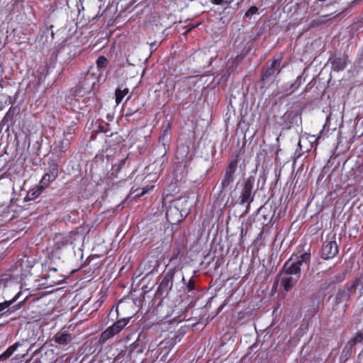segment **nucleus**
<instances>
[{
  "label": "nucleus",
  "mask_w": 363,
  "mask_h": 363,
  "mask_svg": "<svg viewBox=\"0 0 363 363\" xmlns=\"http://www.w3.org/2000/svg\"><path fill=\"white\" fill-rule=\"evenodd\" d=\"M63 281H64L63 279H53V280L50 281L49 284H50V286H56V285L61 284L63 282Z\"/></svg>",
  "instance_id": "c9c22d12"
},
{
  "label": "nucleus",
  "mask_w": 363,
  "mask_h": 363,
  "mask_svg": "<svg viewBox=\"0 0 363 363\" xmlns=\"http://www.w3.org/2000/svg\"><path fill=\"white\" fill-rule=\"evenodd\" d=\"M281 284L286 291H289L299 279L298 277L281 271L279 274Z\"/></svg>",
  "instance_id": "ddd939ff"
},
{
  "label": "nucleus",
  "mask_w": 363,
  "mask_h": 363,
  "mask_svg": "<svg viewBox=\"0 0 363 363\" xmlns=\"http://www.w3.org/2000/svg\"><path fill=\"white\" fill-rule=\"evenodd\" d=\"M121 163H122L123 164H125V161H124V160L121 161Z\"/></svg>",
  "instance_id": "a18cd8bd"
},
{
  "label": "nucleus",
  "mask_w": 363,
  "mask_h": 363,
  "mask_svg": "<svg viewBox=\"0 0 363 363\" xmlns=\"http://www.w3.org/2000/svg\"><path fill=\"white\" fill-rule=\"evenodd\" d=\"M247 233V229L242 228L241 230H240V238L242 239L245 236H246Z\"/></svg>",
  "instance_id": "4c0bfd02"
},
{
  "label": "nucleus",
  "mask_w": 363,
  "mask_h": 363,
  "mask_svg": "<svg viewBox=\"0 0 363 363\" xmlns=\"http://www.w3.org/2000/svg\"><path fill=\"white\" fill-rule=\"evenodd\" d=\"M338 252L335 234L331 233L326 236L321 249V257L325 259L333 258Z\"/></svg>",
  "instance_id": "20e7f679"
},
{
  "label": "nucleus",
  "mask_w": 363,
  "mask_h": 363,
  "mask_svg": "<svg viewBox=\"0 0 363 363\" xmlns=\"http://www.w3.org/2000/svg\"><path fill=\"white\" fill-rule=\"evenodd\" d=\"M335 16H335L334 13H330L328 15L321 16H319L318 18L313 20L311 22V24L313 26L323 24V23H325L330 19H331Z\"/></svg>",
  "instance_id": "5701e85b"
},
{
  "label": "nucleus",
  "mask_w": 363,
  "mask_h": 363,
  "mask_svg": "<svg viewBox=\"0 0 363 363\" xmlns=\"http://www.w3.org/2000/svg\"><path fill=\"white\" fill-rule=\"evenodd\" d=\"M80 115H81V113H78L76 115V118H77V120H79V118H80ZM82 115L84 116V113H82Z\"/></svg>",
  "instance_id": "a19ab883"
},
{
  "label": "nucleus",
  "mask_w": 363,
  "mask_h": 363,
  "mask_svg": "<svg viewBox=\"0 0 363 363\" xmlns=\"http://www.w3.org/2000/svg\"><path fill=\"white\" fill-rule=\"evenodd\" d=\"M238 169V160H232L228 164L223 177L221 180L220 186L222 191L232 190L235 182V174Z\"/></svg>",
  "instance_id": "f03ea898"
},
{
  "label": "nucleus",
  "mask_w": 363,
  "mask_h": 363,
  "mask_svg": "<svg viewBox=\"0 0 363 363\" xmlns=\"http://www.w3.org/2000/svg\"><path fill=\"white\" fill-rule=\"evenodd\" d=\"M96 68L97 69V71H100L101 69L106 67V66L108 65V60L104 57V56H100L98 57V59L96 60Z\"/></svg>",
  "instance_id": "bb28decb"
},
{
  "label": "nucleus",
  "mask_w": 363,
  "mask_h": 363,
  "mask_svg": "<svg viewBox=\"0 0 363 363\" xmlns=\"http://www.w3.org/2000/svg\"><path fill=\"white\" fill-rule=\"evenodd\" d=\"M300 86L294 82V83L290 84L289 89H286V95H289L295 92Z\"/></svg>",
  "instance_id": "7c9ffc66"
},
{
  "label": "nucleus",
  "mask_w": 363,
  "mask_h": 363,
  "mask_svg": "<svg viewBox=\"0 0 363 363\" xmlns=\"http://www.w3.org/2000/svg\"><path fill=\"white\" fill-rule=\"evenodd\" d=\"M133 307V305L131 302L121 300L116 305L115 309L113 308L111 309L110 314L113 315V312H115L118 318L119 316H123V318H133L132 315H128L127 313V311Z\"/></svg>",
  "instance_id": "f8f14e48"
},
{
  "label": "nucleus",
  "mask_w": 363,
  "mask_h": 363,
  "mask_svg": "<svg viewBox=\"0 0 363 363\" xmlns=\"http://www.w3.org/2000/svg\"><path fill=\"white\" fill-rule=\"evenodd\" d=\"M72 106H73V108H74V111H76L77 109H78V110L84 109V106H80V102L78 99L75 100V101L74 102Z\"/></svg>",
  "instance_id": "f704fd0d"
},
{
  "label": "nucleus",
  "mask_w": 363,
  "mask_h": 363,
  "mask_svg": "<svg viewBox=\"0 0 363 363\" xmlns=\"http://www.w3.org/2000/svg\"><path fill=\"white\" fill-rule=\"evenodd\" d=\"M196 26H194V25H192V26H189V28L188 29H186V30L184 32L183 35H188V33H189V32H190L193 28H194Z\"/></svg>",
  "instance_id": "ea45409f"
},
{
  "label": "nucleus",
  "mask_w": 363,
  "mask_h": 363,
  "mask_svg": "<svg viewBox=\"0 0 363 363\" xmlns=\"http://www.w3.org/2000/svg\"><path fill=\"white\" fill-rule=\"evenodd\" d=\"M254 184L255 178L252 176L249 177L246 180H245L243 187L240 193V204L246 205L247 209L250 208V203L254 200Z\"/></svg>",
  "instance_id": "423d86ee"
},
{
  "label": "nucleus",
  "mask_w": 363,
  "mask_h": 363,
  "mask_svg": "<svg viewBox=\"0 0 363 363\" xmlns=\"http://www.w3.org/2000/svg\"><path fill=\"white\" fill-rule=\"evenodd\" d=\"M44 189L41 186H38L32 189H30L27 195L28 200H33L38 198L43 191Z\"/></svg>",
  "instance_id": "393cba45"
},
{
  "label": "nucleus",
  "mask_w": 363,
  "mask_h": 363,
  "mask_svg": "<svg viewBox=\"0 0 363 363\" xmlns=\"http://www.w3.org/2000/svg\"><path fill=\"white\" fill-rule=\"evenodd\" d=\"M298 146H299L300 147H301V141H299V143H298Z\"/></svg>",
  "instance_id": "c03bdc74"
},
{
  "label": "nucleus",
  "mask_w": 363,
  "mask_h": 363,
  "mask_svg": "<svg viewBox=\"0 0 363 363\" xmlns=\"http://www.w3.org/2000/svg\"><path fill=\"white\" fill-rule=\"evenodd\" d=\"M310 260L311 253L305 252L295 258L291 257L284 263L281 271L300 278L301 266L303 264H308Z\"/></svg>",
  "instance_id": "f257e3e1"
},
{
  "label": "nucleus",
  "mask_w": 363,
  "mask_h": 363,
  "mask_svg": "<svg viewBox=\"0 0 363 363\" xmlns=\"http://www.w3.org/2000/svg\"><path fill=\"white\" fill-rule=\"evenodd\" d=\"M72 339L73 337L71 334L63 330L57 333L54 336L55 342L63 346L69 345L72 342Z\"/></svg>",
  "instance_id": "f3484780"
},
{
  "label": "nucleus",
  "mask_w": 363,
  "mask_h": 363,
  "mask_svg": "<svg viewBox=\"0 0 363 363\" xmlns=\"http://www.w3.org/2000/svg\"><path fill=\"white\" fill-rule=\"evenodd\" d=\"M171 140V126L169 123L167 124V127L164 129L162 135L159 138V143H162L164 149L166 147H169Z\"/></svg>",
  "instance_id": "a211bd4d"
},
{
  "label": "nucleus",
  "mask_w": 363,
  "mask_h": 363,
  "mask_svg": "<svg viewBox=\"0 0 363 363\" xmlns=\"http://www.w3.org/2000/svg\"><path fill=\"white\" fill-rule=\"evenodd\" d=\"M243 57L242 55H238L235 57L228 60L226 68L229 74L234 71L238 64L243 60Z\"/></svg>",
  "instance_id": "412c9836"
},
{
  "label": "nucleus",
  "mask_w": 363,
  "mask_h": 363,
  "mask_svg": "<svg viewBox=\"0 0 363 363\" xmlns=\"http://www.w3.org/2000/svg\"><path fill=\"white\" fill-rule=\"evenodd\" d=\"M208 323V319H200V321L196 323H193L191 324V328L193 330H203L204 327Z\"/></svg>",
  "instance_id": "cd10ccee"
},
{
  "label": "nucleus",
  "mask_w": 363,
  "mask_h": 363,
  "mask_svg": "<svg viewBox=\"0 0 363 363\" xmlns=\"http://www.w3.org/2000/svg\"><path fill=\"white\" fill-rule=\"evenodd\" d=\"M363 340V335L360 331L357 332L355 336L352 339V342L354 344L361 342Z\"/></svg>",
  "instance_id": "473e14b6"
},
{
  "label": "nucleus",
  "mask_w": 363,
  "mask_h": 363,
  "mask_svg": "<svg viewBox=\"0 0 363 363\" xmlns=\"http://www.w3.org/2000/svg\"><path fill=\"white\" fill-rule=\"evenodd\" d=\"M148 190L147 189H143V192L139 195L140 196L144 195Z\"/></svg>",
  "instance_id": "79ce46f5"
},
{
  "label": "nucleus",
  "mask_w": 363,
  "mask_h": 363,
  "mask_svg": "<svg viewBox=\"0 0 363 363\" xmlns=\"http://www.w3.org/2000/svg\"><path fill=\"white\" fill-rule=\"evenodd\" d=\"M57 272V269L56 268H50V271H49V274H48V277H53V274H55Z\"/></svg>",
  "instance_id": "58836bf2"
},
{
  "label": "nucleus",
  "mask_w": 363,
  "mask_h": 363,
  "mask_svg": "<svg viewBox=\"0 0 363 363\" xmlns=\"http://www.w3.org/2000/svg\"><path fill=\"white\" fill-rule=\"evenodd\" d=\"M182 281H183V282H184V281H185V279H184V277H183V278H182Z\"/></svg>",
  "instance_id": "49530a36"
},
{
  "label": "nucleus",
  "mask_w": 363,
  "mask_h": 363,
  "mask_svg": "<svg viewBox=\"0 0 363 363\" xmlns=\"http://www.w3.org/2000/svg\"><path fill=\"white\" fill-rule=\"evenodd\" d=\"M329 62H330L332 65V69L335 72H340L342 71L345 67L347 66V56L345 55H340V56H332L329 58Z\"/></svg>",
  "instance_id": "2eb2a0df"
},
{
  "label": "nucleus",
  "mask_w": 363,
  "mask_h": 363,
  "mask_svg": "<svg viewBox=\"0 0 363 363\" xmlns=\"http://www.w3.org/2000/svg\"><path fill=\"white\" fill-rule=\"evenodd\" d=\"M21 294V293L18 292L15 295V296L12 299L9 301H4L3 302H0V315H3L5 314H11L12 313H13L16 310H18L21 308L22 303L26 300V298L23 299V301H21L20 303L13 305L16 301H17L20 298Z\"/></svg>",
  "instance_id": "1a4fd4ad"
},
{
  "label": "nucleus",
  "mask_w": 363,
  "mask_h": 363,
  "mask_svg": "<svg viewBox=\"0 0 363 363\" xmlns=\"http://www.w3.org/2000/svg\"><path fill=\"white\" fill-rule=\"evenodd\" d=\"M76 123L72 121L71 124L67 127V128L64 131V137L65 138H69L72 137V134L74 133V130L76 129Z\"/></svg>",
  "instance_id": "c85d7f7f"
},
{
  "label": "nucleus",
  "mask_w": 363,
  "mask_h": 363,
  "mask_svg": "<svg viewBox=\"0 0 363 363\" xmlns=\"http://www.w3.org/2000/svg\"><path fill=\"white\" fill-rule=\"evenodd\" d=\"M299 119V116L297 112L294 111H287L283 116L284 125L286 128H290L294 124H297Z\"/></svg>",
  "instance_id": "dca6fc26"
},
{
  "label": "nucleus",
  "mask_w": 363,
  "mask_h": 363,
  "mask_svg": "<svg viewBox=\"0 0 363 363\" xmlns=\"http://www.w3.org/2000/svg\"><path fill=\"white\" fill-rule=\"evenodd\" d=\"M353 292L350 290L349 286L347 284L344 289L340 291L335 297V302L339 304L349 299Z\"/></svg>",
  "instance_id": "6ab92c4d"
},
{
  "label": "nucleus",
  "mask_w": 363,
  "mask_h": 363,
  "mask_svg": "<svg viewBox=\"0 0 363 363\" xmlns=\"http://www.w3.org/2000/svg\"><path fill=\"white\" fill-rule=\"evenodd\" d=\"M128 93V89H124L123 90L121 89H117L116 90V102L117 105H118L122 101V100Z\"/></svg>",
  "instance_id": "a878e982"
},
{
  "label": "nucleus",
  "mask_w": 363,
  "mask_h": 363,
  "mask_svg": "<svg viewBox=\"0 0 363 363\" xmlns=\"http://www.w3.org/2000/svg\"><path fill=\"white\" fill-rule=\"evenodd\" d=\"M128 319H118L111 326L104 331L101 335L100 340L105 342L115 335L118 334L127 324Z\"/></svg>",
  "instance_id": "6e6552de"
},
{
  "label": "nucleus",
  "mask_w": 363,
  "mask_h": 363,
  "mask_svg": "<svg viewBox=\"0 0 363 363\" xmlns=\"http://www.w3.org/2000/svg\"><path fill=\"white\" fill-rule=\"evenodd\" d=\"M73 137L69 138H64L60 143L56 146L55 150L60 152H65V150L68 148L69 145V140L72 139Z\"/></svg>",
  "instance_id": "b1692460"
},
{
  "label": "nucleus",
  "mask_w": 363,
  "mask_h": 363,
  "mask_svg": "<svg viewBox=\"0 0 363 363\" xmlns=\"http://www.w3.org/2000/svg\"><path fill=\"white\" fill-rule=\"evenodd\" d=\"M321 302L318 296L310 298L303 308L305 318H311L315 315L320 308Z\"/></svg>",
  "instance_id": "9d476101"
},
{
  "label": "nucleus",
  "mask_w": 363,
  "mask_h": 363,
  "mask_svg": "<svg viewBox=\"0 0 363 363\" xmlns=\"http://www.w3.org/2000/svg\"><path fill=\"white\" fill-rule=\"evenodd\" d=\"M347 285L350 287V290L353 292H356V291H359V296L363 294V277H360L356 279L352 283H348Z\"/></svg>",
  "instance_id": "aec40b11"
},
{
  "label": "nucleus",
  "mask_w": 363,
  "mask_h": 363,
  "mask_svg": "<svg viewBox=\"0 0 363 363\" xmlns=\"http://www.w3.org/2000/svg\"><path fill=\"white\" fill-rule=\"evenodd\" d=\"M186 290L188 293H191L190 296L194 294L195 291V283L193 279H190L186 284Z\"/></svg>",
  "instance_id": "c756f323"
},
{
  "label": "nucleus",
  "mask_w": 363,
  "mask_h": 363,
  "mask_svg": "<svg viewBox=\"0 0 363 363\" xmlns=\"http://www.w3.org/2000/svg\"><path fill=\"white\" fill-rule=\"evenodd\" d=\"M187 200L186 199H179L174 201L170 205L169 208L166 211V218L169 222H178L181 219L178 218L177 219L173 218V215H179V217H182L183 213H187V212L184 209H180V206L184 203H186Z\"/></svg>",
  "instance_id": "0eeeda50"
},
{
  "label": "nucleus",
  "mask_w": 363,
  "mask_h": 363,
  "mask_svg": "<svg viewBox=\"0 0 363 363\" xmlns=\"http://www.w3.org/2000/svg\"><path fill=\"white\" fill-rule=\"evenodd\" d=\"M137 111H138V108H128V109L125 110V116H131L135 113H136Z\"/></svg>",
  "instance_id": "e433bc0d"
},
{
  "label": "nucleus",
  "mask_w": 363,
  "mask_h": 363,
  "mask_svg": "<svg viewBox=\"0 0 363 363\" xmlns=\"http://www.w3.org/2000/svg\"><path fill=\"white\" fill-rule=\"evenodd\" d=\"M21 345L19 342H16L7 348V350L0 355V362L9 359L16 349Z\"/></svg>",
  "instance_id": "4be33fe9"
},
{
  "label": "nucleus",
  "mask_w": 363,
  "mask_h": 363,
  "mask_svg": "<svg viewBox=\"0 0 363 363\" xmlns=\"http://www.w3.org/2000/svg\"><path fill=\"white\" fill-rule=\"evenodd\" d=\"M1 299H2V297H1V296L0 295V301H1Z\"/></svg>",
  "instance_id": "de8ad7c7"
},
{
  "label": "nucleus",
  "mask_w": 363,
  "mask_h": 363,
  "mask_svg": "<svg viewBox=\"0 0 363 363\" xmlns=\"http://www.w3.org/2000/svg\"><path fill=\"white\" fill-rule=\"evenodd\" d=\"M220 1H221V0H215V3H216V4H219Z\"/></svg>",
  "instance_id": "37998d69"
},
{
  "label": "nucleus",
  "mask_w": 363,
  "mask_h": 363,
  "mask_svg": "<svg viewBox=\"0 0 363 363\" xmlns=\"http://www.w3.org/2000/svg\"><path fill=\"white\" fill-rule=\"evenodd\" d=\"M173 286V276L167 274L162 277V280L159 284L157 290V295L165 297L169 294Z\"/></svg>",
  "instance_id": "9b49d317"
},
{
  "label": "nucleus",
  "mask_w": 363,
  "mask_h": 363,
  "mask_svg": "<svg viewBox=\"0 0 363 363\" xmlns=\"http://www.w3.org/2000/svg\"><path fill=\"white\" fill-rule=\"evenodd\" d=\"M360 332H361V333H362V335H363V330H361Z\"/></svg>",
  "instance_id": "09e8293b"
},
{
  "label": "nucleus",
  "mask_w": 363,
  "mask_h": 363,
  "mask_svg": "<svg viewBox=\"0 0 363 363\" xmlns=\"http://www.w3.org/2000/svg\"><path fill=\"white\" fill-rule=\"evenodd\" d=\"M58 174V166L57 164H55L53 165H51L50 167V172L46 173L44 174L43 178L41 179L40 182L39 186H41L43 189H45L48 187V184L53 182Z\"/></svg>",
  "instance_id": "4468645a"
},
{
  "label": "nucleus",
  "mask_w": 363,
  "mask_h": 363,
  "mask_svg": "<svg viewBox=\"0 0 363 363\" xmlns=\"http://www.w3.org/2000/svg\"><path fill=\"white\" fill-rule=\"evenodd\" d=\"M306 70H307V69L305 68L303 70L302 74L301 75L298 76L295 81V82L298 84V86H301V85L303 84V82H305L306 77H304V75L306 74Z\"/></svg>",
  "instance_id": "2f4dec72"
},
{
  "label": "nucleus",
  "mask_w": 363,
  "mask_h": 363,
  "mask_svg": "<svg viewBox=\"0 0 363 363\" xmlns=\"http://www.w3.org/2000/svg\"><path fill=\"white\" fill-rule=\"evenodd\" d=\"M100 75V73L95 72V67H90L87 72L79 81L80 87L85 92H91L98 84Z\"/></svg>",
  "instance_id": "7ed1b4c3"
},
{
  "label": "nucleus",
  "mask_w": 363,
  "mask_h": 363,
  "mask_svg": "<svg viewBox=\"0 0 363 363\" xmlns=\"http://www.w3.org/2000/svg\"><path fill=\"white\" fill-rule=\"evenodd\" d=\"M258 11L257 7L255 6H251L247 11L245 13V16L248 17L250 16L254 15L257 13Z\"/></svg>",
  "instance_id": "72a5a7b5"
},
{
  "label": "nucleus",
  "mask_w": 363,
  "mask_h": 363,
  "mask_svg": "<svg viewBox=\"0 0 363 363\" xmlns=\"http://www.w3.org/2000/svg\"><path fill=\"white\" fill-rule=\"evenodd\" d=\"M281 57L274 58L271 65L263 71L262 73V81L264 85H269L277 78V75L280 73L281 68L280 67Z\"/></svg>",
  "instance_id": "39448f33"
}]
</instances>
